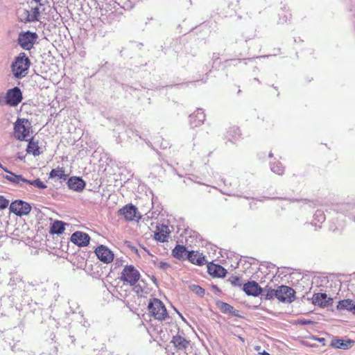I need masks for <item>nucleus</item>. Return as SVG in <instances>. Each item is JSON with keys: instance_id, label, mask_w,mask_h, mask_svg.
<instances>
[{"instance_id": "nucleus-1", "label": "nucleus", "mask_w": 355, "mask_h": 355, "mask_svg": "<svg viewBox=\"0 0 355 355\" xmlns=\"http://www.w3.org/2000/svg\"><path fill=\"white\" fill-rule=\"evenodd\" d=\"M148 309L151 315L158 320H164L168 318V313L164 304L157 298L150 300Z\"/></svg>"}, {"instance_id": "nucleus-2", "label": "nucleus", "mask_w": 355, "mask_h": 355, "mask_svg": "<svg viewBox=\"0 0 355 355\" xmlns=\"http://www.w3.org/2000/svg\"><path fill=\"white\" fill-rule=\"evenodd\" d=\"M30 67V60L24 53L20 54L12 64V72L17 78H21L27 74Z\"/></svg>"}, {"instance_id": "nucleus-3", "label": "nucleus", "mask_w": 355, "mask_h": 355, "mask_svg": "<svg viewBox=\"0 0 355 355\" xmlns=\"http://www.w3.org/2000/svg\"><path fill=\"white\" fill-rule=\"evenodd\" d=\"M31 129V122L25 119H18L15 123L14 130L15 137L21 141L26 139Z\"/></svg>"}, {"instance_id": "nucleus-4", "label": "nucleus", "mask_w": 355, "mask_h": 355, "mask_svg": "<svg viewBox=\"0 0 355 355\" xmlns=\"http://www.w3.org/2000/svg\"><path fill=\"white\" fill-rule=\"evenodd\" d=\"M139 278V272L132 265L125 266L121 275V280L130 286L135 285Z\"/></svg>"}, {"instance_id": "nucleus-5", "label": "nucleus", "mask_w": 355, "mask_h": 355, "mask_svg": "<svg viewBox=\"0 0 355 355\" xmlns=\"http://www.w3.org/2000/svg\"><path fill=\"white\" fill-rule=\"evenodd\" d=\"M295 293L292 288L282 285L277 288L276 298L282 302L291 303L295 299Z\"/></svg>"}, {"instance_id": "nucleus-6", "label": "nucleus", "mask_w": 355, "mask_h": 355, "mask_svg": "<svg viewBox=\"0 0 355 355\" xmlns=\"http://www.w3.org/2000/svg\"><path fill=\"white\" fill-rule=\"evenodd\" d=\"M10 210L17 216H21L28 214L31 210V207L28 202L18 200L10 204Z\"/></svg>"}, {"instance_id": "nucleus-7", "label": "nucleus", "mask_w": 355, "mask_h": 355, "mask_svg": "<svg viewBox=\"0 0 355 355\" xmlns=\"http://www.w3.org/2000/svg\"><path fill=\"white\" fill-rule=\"evenodd\" d=\"M37 38V35L35 33L27 31L19 35L18 41L24 49L30 50L33 46Z\"/></svg>"}, {"instance_id": "nucleus-8", "label": "nucleus", "mask_w": 355, "mask_h": 355, "mask_svg": "<svg viewBox=\"0 0 355 355\" xmlns=\"http://www.w3.org/2000/svg\"><path fill=\"white\" fill-rule=\"evenodd\" d=\"M22 100V94L20 89L15 87L8 90L6 95V103L10 106H17Z\"/></svg>"}, {"instance_id": "nucleus-9", "label": "nucleus", "mask_w": 355, "mask_h": 355, "mask_svg": "<svg viewBox=\"0 0 355 355\" xmlns=\"http://www.w3.org/2000/svg\"><path fill=\"white\" fill-rule=\"evenodd\" d=\"M95 254L101 261L108 263L112 261L114 254L105 245H100L95 250Z\"/></svg>"}, {"instance_id": "nucleus-10", "label": "nucleus", "mask_w": 355, "mask_h": 355, "mask_svg": "<svg viewBox=\"0 0 355 355\" xmlns=\"http://www.w3.org/2000/svg\"><path fill=\"white\" fill-rule=\"evenodd\" d=\"M89 240L90 237L87 234L79 231L73 233L71 236L72 243L82 247L87 246L89 243Z\"/></svg>"}, {"instance_id": "nucleus-11", "label": "nucleus", "mask_w": 355, "mask_h": 355, "mask_svg": "<svg viewBox=\"0 0 355 355\" xmlns=\"http://www.w3.org/2000/svg\"><path fill=\"white\" fill-rule=\"evenodd\" d=\"M205 119V115L202 109H198L189 116V123L191 127H198L201 125Z\"/></svg>"}, {"instance_id": "nucleus-12", "label": "nucleus", "mask_w": 355, "mask_h": 355, "mask_svg": "<svg viewBox=\"0 0 355 355\" xmlns=\"http://www.w3.org/2000/svg\"><path fill=\"white\" fill-rule=\"evenodd\" d=\"M313 304L320 307H326L332 304L333 300L325 293H316L312 298Z\"/></svg>"}, {"instance_id": "nucleus-13", "label": "nucleus", "mask_w": 355, "mask_h": 355, "mask_svg": "<svg viewBox=\"0 0 355 355\" xmlns=\"http://www.w3.org/2000/svg\"><path fill=\"white\" fill-rule=\"evenodd\" d=\"M243 291L248 295L258 296L262 292V288L256 282H248L243 285Z\"/></svg>"}, {"instance_id": "nucleus-14", "label": "nucleus", "mask_w": 355, "mask_h": 355, "mask_svg": "<svg viewBox=\"0 0 355 355\" xmlns=\"http://www.w3.org/2000/svg\"><path fill=\"white\" fill-rule=\"evenodd\" d=\"M208 272L215 277H223L227 273V270L220 265L210 263L207 266Z\"/></svg>"}, {"instance_id": "nucleus-15", "label": "nucleus", "mask_w": 355, "mask_h": 355, "mask_svg": "<svg viewBox=\"0 0 355 355\" xmlns=\"http://www.w3.org/2000/svg\"><path fill=\"white\" fill-rule=\"evenodd\" d=\"M119 213L123 215L127 220H133L137 218V208L132 205H126L119 210Z\"/></svg>"}, {"instance_id": "nucleus-16", "label": "nucleus", "mask_w": 355, "mask_h": 355, "mask_svg": "<svg viewBox=\"0 0 355 355\" xmlns=\"http://www.w3.org/2000/svg\"><path fill=\"white\" fill-rule=\"evenodd\" d=\"M68 187L76 191H81L85 187V182L80 178L71 177L67 182Z\"/></svg>"}, {"instance_id": "nucleus-17", "label": "nucleus", "mask_w": 355, "mask_h": 355, "mask_svg": "<svg viewBox=\"0 0 355 355\" xmlns=\"http://www.w3.org/2000/svg\"><path fill=\"white\" fill-rule=\"evenodd\" d=\"M187 259L194 264H197L199 266L203 265L205 263V258L202 255V254L196 252V251H191L187 254Z\"/></svg>"}, {"instance_id": "nucleus-18", "label": "nucleus", "mask_w": 355, "mask_h": 355, "mask_svg": "<svg viewBox=\"0 0 355 355\" xmlns=\"http://www.w3.org/2000/svg\"><path fill=\"white\" fill-rule=\"evenodd\" d=\"M40 14L39 8L37 6L31 8V10H24V19L27 21H34L38 20Z\"/></svg>"}, {"instance_id": "nucleus-19", "label": "nucleus", "mask_w": 355, "mask_h": 355, "mask_svg": "<svg viewBox=\"0 0 355 355\" xmlns=\"http://www.w3.org/2000/svg\"><path fill=\"white\" fill-rule=\"evenodd\" d=\"M337 309L347 311L355 310V302L350 299L340 300L337 305Z\"/></svg>"}, {"instance_id": "nucleus-20", "label": "nucleus", "mask_w": 355, "mask_h": 355, "mask_svg": "<svg viewBox=\"0 0 355 355\" xmlns=\"http://www.w3.org/2000/svg\"><path fill=\"white\" fill-rule=\"evenodd\" d=\"M5 178L12 183L19 185L20 187L23 186V183H27L28 182V180L24 178L21 175H15L13 173H10V175H6Z\"/></svg>"}, {"instance_id": "nucleus-21", "label": "nucleus", "mask_w": 355, "mask_h": 355, "mask_svg": "<svg viewBox=\"0 0 355 355\" xmlns=\"http://www.w3.org/2000/svg\"><path fill=\"white\" fill-rule=\"evenodd\" d=\"M172 343L176 348L181 350L185 349L189 345V341L180 336H173Z\"/></svg>"}, {"instance_id": "nucleus-22", "label": "nucleus", "mask_w": 355, "mask_h": 355, "mask_svg": "<svg viewBox=\"0 0 355 355\" xmlns=\"http://www.w3.org/2000/svg\"><path fill=\"white\" fill-rule=\"evenodd\" d=\"M167 230V226H162L161 228H158L157 232L155 233V239L160 242L166 241L169 234Z\"/></svg>"}, {"instance_id": "nucleus-23", "label": "nucleus", "mask_w": 355, "mask_h": 355, "mask_svg": "<svg viewBox=\"0 0 355 355\" xmlns=\"http://www.w3.org/2000/svg\"><path fill=\"white\" fill-rule=\"evenodd\" d=\"M49 177L53 179L66 180L67 175L65 174L62 168L58 167L50 172Z\"/></svg>"}, {"instance_id": "nucleus-24", "label": "nucleus", "mask_w": 355, "mask_h": 355, "mask_svg": "<svg viewBox=\"0 0 355 355\" xmlns=\"http://www.w3.org/2000/svg\"><path fill=\"white\" fill-rule=\"evenodd\" d=\"M188 251L187 250L186 248L183 245H178L172 252L173 255L179 259H184L185 257H187Z\"/></svg>"}, {"instance_id": "nucleus-25", "label": "nucleus", "mask_w": 355, "mask_h": 355, "mask_svg": "<svg viewBox=\"0 0 355 355\" xmlns=\"http://www.w3.org/2000/svg\"><path fill=\"white\" fill-rule=\"evenodd\" d=\"M65 223L60 220H55L51 227V234H60L64 231Z\"/></svg>"}, {"instance_id": "nucleus-26", "label": "nucleus", "mask_w": 355, "mask_h": 355, "mask_svg": "<svg viewBox=\"0 0 355 355\" xmlns=\"http://www.w3.org/2000/svg\"><path fill=\"white\" fill-rule=\"evenodd\" d=\"M26 151L28 153L33 154L34 156H38L41 153L38 144L33 140L28 142Z\"/></svg>"}, {"instance_id": "nucleus-27", "label": "nucleus", "mask_w": 355, "mask_h": 355, "mask_svg": "<svg viewBox=\"0 0 355 355\" xmlns=\"http://www.w3.org/2000/svg\"><path fill=\"white\" fill-rule=\"evenodd\" d=\"M351 340L345 341L340 339L336 340L333 341L331 343L332 346L339 349H347L349 347L351 346Z\"/></svg>"}, {"instance_id": "nucleus-28", "label": "nucleus", "mask_w": 355, "mask_h": 355, "mask_svg": "<svg viewBox=\"0 0 355 355\" xmlns=\"http://www.w3.org/2000/svg\"><path fill=\"white\" fill-rule=\"evenodd\" d=\"M277 289H272L266 286L265 288L262 289L261 295L264 296L265 299L270 300L274 297H276Z\"/></svg>"}, {"instance_id": "nucleus-29", "label": "nucleus", "mask_w": 355, "mask_h": 355, "mask_svg": "<svg viewBox=\"0 0 355 355\" xmlns=\"http://www.w3.org/2000/svg\"><path fill=\"white\" fill-rule=\"evenodd\" d=\"M271 171L278 175H282L284 173V167L280 162H276L271 164Z\"/></svg>"}, {"instance_id": "nucleus-30", "label": "nucleus", "mask_w": 355, "mask_h": 355, "mask_svg": "<svg viewBox=\"0 0 355 355\" xmlns=\"http://www.w3.org/2000/svg\"><path fill=\"white\" fill-rule=\"evenodd\" d=\"M189 289L199 296H202L205 294V290L197 284L189 285Z\"/></svg>"}, {"instance_id": "nucleus-31", "label": "nucleus", "mask_w": 355, "mask_h": 355, "mask_svg": "<svg viewBox=\"0 0 355 355\" xmlns=\"http://www.w3.org/2000/svg\"><path fill=\"white\" fill-rule=\"evenodd\" d=\"M27 184L42 189L46 188V185L44 184L39 178L32 181L28 180Z\"/></svg>"}, {"instance_id": "nucleus-32", "label": "nucleus", "mask_w": 355, "mask_h": 355, "mask_svg": "<svg viewBox=\"0 0 355 355\" xmlns=\"http://www.w3.org/2000/svg\"><path fill=\"white\" fill-rule=\"evenodd\" d=\"M220 309L224 313H232L234 310L233 306L225 302L220 303Z\"/></svg>"}, {"instance_id": "nucleus-33", "label": "nucleus", "mask_w": 355, "mask_h": 355, "mask_svg": "<svg viewBox=\"0 0 355 355\" xmlns=\"http://www.w3.org/2000/svg\"><path fill=\"white\" fill-rule=\"evenodd\" d=\"M229 281L231 282L232 284H233L234 286H241V279L237 276H232L229 279Z\"/></svg>"}, {"instance_id": "nucleus-34", "label": "nucleus", "mask_w": 355, "mask_h": 355, "mask_svg": "<svg viewBox=\"0 0 355 355\" xmlns=\"http://www.w3.org/2000/svg\"><path fill=\"white\" fill-rule=\"evenodd\" d=\"M9 201L0 196V209H3L8 206Z\"/></svg>"}, {"instance_id": "nucleus-35", "label": "nucleus", "mask_w": 355, "mask_h": 355, "mask_svg": "<svg viewBox=\"0 0 355 355\" xmlns=\"http://www.w3.org/2000/svg\"><path fill=\"white\" fill-rule=\"evenodd\" d=\"M158 214H155V212H148L146 214L147 218H153L156 217Z\"/></svg>"}, {"instance_id": "nucleus-36", "label": "nucleus", "mask_w": 355, "mask_h": 355, "mask_svg": "<svg viewBox=\"0 0 355 355\" xmlns=\"http://www.w3.org/2000/svg\"><path fill=\"white\" fill-rule=\"evenodd\" d=\"M169 267V265L167 263L165 262H161L159 263V268H162L164 270L167 269Z\"/></svg>"}, {"instance_id": "nucleus-37", "label": "nucleus", "mask_w": 355, "mask_h": 355, "mask_svg": "<svg viewBox=\"0 0 355 355\" xmlns=\"http://www.w3.org/2000/svg\"><path fill=\"white\" fill-rule=\"evenodd\" d=\"M316 216H320L321 218V220H324V216H323V214L320 211H318L315 214Z\"/></svg>"}, {"instance_id": "nucleus-38", "label": "nucleus", "mask_w": 355, "mask_h": 355, "mask_svg": "<svg viewBox=\"0 0 355 355\" xmlns=\"http://www.w3.org/2000/svg\"><path fill=\"white\" fill-rule=\"evenodd\" d=\"M262 355H270L269 353H268L266 351H263V352L260 353Z\"/></svg>"}, {"instance_id": "nucleus-39", "label": "nucleus", "mask_w": 355, "mask_h": 355, "mask_svg": "<svg viewBox=\"0 0 355 355\" xmlns=\"http://www.w3.org/2000/svg\"><path fill=\"white\" fill-rule=\"evenodd\" d=\"M2 169H3L4 171H6V172H7V173H8L10 174V171L6 168H4V167L3 166V168H2Z\"/></svg>"}, {"instance_id": "nucleus-40", "label": "nucleus", "mask_w": 355, "mask_h": 355, "mask_svg": "<svg viewBox=\"0 0 355 355\" xmlns=\"http://www.w3.org/2000/svg\"><path fill=\"white\" fill-rule=\"evenodd\" d=\"M33 1H35L36 3H39L40 6L42 5V3H40V0H33Z\"/></svg>"}, {"instance_id": "nucleus-41", "label": "nucleus", "mask_w": 355, "mask_h": 355, "mask_svg": "<svg viewBox=\"0 0 355 355\" xmlns=\"http://www.w3.org/2000/svg\"><path fill=\"white\" fill-rule=\"evenodd\" d=\"M309 323H311V321H305V322H304V324H309Z\"/></svg>"}, {"instance_id": "nucleus-42", "label": "nucleus", "mask_w": 355, "mask_h": 355, "mask_svg": "<svg viewBox=\"0 0 355 355\" xmlns=\"http://www.w3.org/2000/svg\"><path fill=\"white\" fill-rule=\"evenodd\" d=\"M180 317H181V318H182V320H184V318H183V316H182L181 314H180Z\"/></svg>"}, {"instance_id": "nucleus-43", "label": "nucleus", "mask_w": 355, "mask_h": 355, "mask_svg": "<svg viewBox=\"0 0 355 355\" xmlns=\"http://www.w3.org/2000/svg\"><path fill=\"white\" fill-rule=\"evenodd\" d=\"M269 156H270V157H272V153H270L269 154Z\"/></svg>"}, {"instance_id": "nucleus-44", "label": "nucleus", "mask_w": 355, "mask_h": 355, "mask_svg": "<svg viewBox=\"0 0 355 355\" xmlns=\"http://www.w3.org/2000/svg\"><path fill=\"white\" fill-rule=\"evenodd\" d=\"M136 291L138 293L139 292V288H137V287H136Z\"/></svg>"}]
</instances>
